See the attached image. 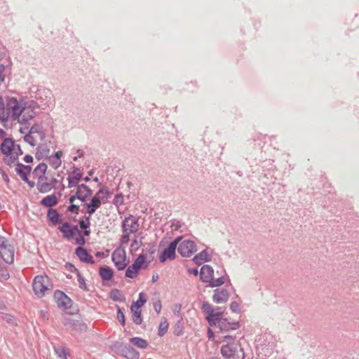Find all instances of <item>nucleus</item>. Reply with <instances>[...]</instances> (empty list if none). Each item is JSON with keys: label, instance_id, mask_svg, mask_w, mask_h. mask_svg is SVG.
Returning <instances> with one entry per match:
<instances>
[{"label": "nucleus", "instance_id": "1", "mask_svg": "<svg viewBox=\"0 0 359 359\" xmlns=\"http://www.w3.org/2000/svg\"><path fill=\"white\" fill-rule=\"evenodd\" d=\"M32 287L34 294L38 297H42L45 295L47 290L52 289V285L49 282V278L47 276H36L32 283Z\"/></svg>", "mask_w": 359, "mask_h": 359}, {"label": "nucleus", "instance_id": "2", "mask_svg": "<svg viewBox=\"0 0 359 359\" xmlns=\"http://www.w3.org/2000/svg\"><path fill=\"white\" fill-rule=\"evenodd\" d=\"M0 256L7 264H13L14 261V248L8 241L0 236Z\"/></svg>", "mask_w": 359, "mask_h": 359}, {"label": "nucleus", "instance_id": "3", "mask_svg": "<svg viewBox=\"0 0 359 359\" xmlns=\"http://www.w3.org/2000/svg\"><path fill=\"white\" fill-rule=\"evenodd\" d=\"M113 348L116 353L127 359H139L140 358L139 352L130 345L116 342L114 344Z\"/></svg>", "mask_w": 359, "mask_h": 359}, {"label": "nucleus", "instance_id": "4", "mask_svg": "<svg viewBox=\"0 0 359 359\" xmlns=\"http://www.w3.org/2000/svg\"><path fill=\"white\" fill-rule=\"evenodd\" d=\"M239 351L242 352L243 350L239 344L235 342H229L221 348V353L226 359L239 358Z\"/></svg>", "mask_w": 359, "mask_h": 359}, {"label": "nucleus", "instance_id": "5", "mask_svg": "<svg viewBox=\"0 0 359 359\" xmlns=\"http://www.w3.org/2000/svg\"><path fill=\"white\" fill-rule=\"evenodd\" d=\"M177 248L180 255L184 257H191L197 250L194 241L189 239L182 240V238L179 242Z\"/></svg>", "mask_w": 359, "mask_h": 359}, {"label": "nucleus", "instance_id": "6", "mask_svg": "<svg viewBox=\"0 0 359 359\" xmlns=\"http://www.w3.org/2000/svg\"><path fill=\"white\" fill-rule=\"evenodd\" d=\"M32 170V168L30 165H26L19 162L15 164V170L17 175L23 182L27 183L31 189L34 188L36 185L34 181H31L28 179V176L30 175Z\"/></svg>", "mask_w": 359, "mask_h": 359}, {"label": "nucleus", "instance_id": "7", "mask_svg": "<svg viewBox=\"0 0 359 359\" xmlns=\"http://www.w3.org/2000/svg\"><path fill=\"white\" fill-rule=\"evenodd\" d=\"M182 237L176 238L171 242L168 247L165 248L159 255V261L162 263L165 262L167 259L172 260L175 258V251L179 242L181 241Z\"/></svg>", "mask_w": 359, "mask_h": 359}, {"label": "nucleus", "instance_id": "8", "mask_svg": "<svg viewBox=\"0 0 359 359\" xmlns=\"http://www.w3.org/2000/svg\"><path fill=\"white\" fill-rule=\"evenodd\" d=\"M26 111V107H20L16 98H9L6 102V112L11 114L13 119H17L20 115H22L23 111Z\"/></svg>", "mask_w": 359, "mask_h": 359}, {"label": "nucleus", "instance_id": "9", "mask_svg": "<svg viewBox=\"0 0 359 359\" xmlns=\"http://www.w3.org/2000/svg\"><path fill=\"white\" fill-rule=\"evenodd\" d=\"M91 190L88 186L83 184L77 187L76 193L70 196L69 202H74L75 199H79L81 202H85L86 199L91 196Z\"/></svg>", "mask_w": 359, "mask_h": 359}, {"label": "nucleus", "instance_id": "10", "mask_svg": "<svg viewBox=\"0 0 359 359\" xmlns=\"http://www.w3.org/2000/svg\"><path fill=\"white\" fill-rule=\"evenodd\" d=\"M145 257L143 255H140L135 260L134 263L128 266L126 271V276L130 278H134L137 276L141 269L142 264L145 262Z\"/></svg>", "mask_w": 359, "mask_h": 359}, {"label": "nucleus", "instance_id": "11", "mask_svg": "<svg viewBox=\"0 0 359 359\" xmlns=\"http://www.w3.org/2000/svg\"><path fill=\"white\" fill-rule=\"evenodd\" d=\"M54 299L57 306L60 309H67L72 307V299L65 292L60 290H56L55 292Z\"/></svg>", "mask_w": 359, "mask_h": 359}, {"label": "nucleus", "instance_id": "12", "mask_svg": "<svg viewBox=\"0 0 359 359\" xmlns=\"http://www.w3.org/2000/svg\"><path fill=\"white\" fill-rule=\"evenodd\" d=\"M139 228V224L136 219L133 217H128L124 219L122 224L123 232L129 233H135Z\"/></svg>", "mask_w": 359, "mask_h": 359}, {"label": "nucleus", "instance_id": "13", "mask_svg": "<svg viewBox=\"0 0 359 359\" xmlns=\"http://www.w3.org/2000/svg\"><path fill=\"white\" fill-rule=\"evenodd\" d=\"M229 297V292L224 288H217L214 290L213 301L217 304L225 303L228 301Z\"/></svg>", "mask_w": 359, "mask_h": 359}, {"label": "nucleus", "instance_id": "14", "mask_svg": "<svg viewBox=\"0 0 359 359\" xmlns=\"http://www.w3.org/2000/svg\"><path fill=\"white\" fill-rule=\"evenodd\" d=\"M214 270L210 265H203L200 270V278L203 283H210L213 278Z\"/></svg>", "mask_w": 359, "mask_h": 359}, {"label": "nucleus", "instance_id": "15", "mask_svg": "<svg viewBox=\"0 0 359 359\" xmlns=\"http://www.w3.org/2000/svg\"><path fill=\"white\" fill-rule=\"evenodd\" d=\"M60 231L63 233L64 237L72 238L76 233H79L77 226H72L68 222H65L59 227Z\"/></svg>", "mask_w": 359, "mask_h": 359}, {"label": "nucleus", "instance_id": "16", "mask_svg": "<svg viewBox=\"0 0 359 359\" xmlns=\"http://www.w3.org/2000/svg\"><path fill=\"white\" fill-rule=\"evenodd\" d=\"M47 165L45 163H39L33 170L32 175L37 181L47 180L48 177L46 176L47 170Z\"/></svg>", "mask_w": 359, "mask_h": 359}, {"label": "nucleus", "instance_id": "17", "mask_svg": "<svg viewBox=\"0 0 359 359\" xmlns=\"http://www.w3.org/2000/svg\"><path fill=\"white\" fill-rule=\"evenodd\" d=\"M111 259L118 271L123 270L126 268L127 263H126L125 257L120 252L114 251L111 255Z\"/></svg>", "mask_w": 359, "mask_h": 359}, {"label": "nucleus", "instance_id": "18", "mask_svg": "<svg viewBox=\"0 0 359 359\" xmlns=\"http://www.w3.org/2000/svg\"><path fill=\"white\" fill-rule=\"evenodd\" d=\"M81 176L80 169L74 165L72 172L68 176V187L69 188L75 187L81 180Z\"/></svg>", "mask_w": 359, "mask_h": 359}, {"label": "nucleus", "instance_id": "19", "mask_svg": "<svg viewBox=\"0 0 359 359\" xmlns=\"http://www.w3.org/2000/svg\"><path fill=\"white\" fill-rule=\"evenodd\" d=\"M111 195L112 192H110L107 187H103L100 189L95 196L91 198L90 202H102L104 200L109 198Z\"/></svg>", "mask_w": 359, "mask_h": 359}, {"label": "nucleus", "instance_id": "20", "mask_svg": "<svg viewBox=\"0 0 359 359\" xmlns=\"http://www.w3.org/2000/svg\"><path fill=\"white\" fill-rule=\"evenodd\" d=\"M75 254L79 258V259L83 262L88 263V264H93L94 263L93 257L88 254V252H87V250L85 248H83L81 246L76 248Z\"/></svg>", "mask_w": 359, "mask_h": 359}, {"label": "nucleus", "instance_id": "21", "mask_svg": "<svg viewBox=\"0 0 359 359\" xmlns=\"http://www.w3.org/2000/svg\"><path fill=\"white\" fill-rule=\"evenodd\" d=\"M15 144L12 138H4L0 145V151L3 154H9L13 151Z\"/></svg>", "mask_w": 359, "mask_h": 359}, {"label": "nucleus", "instance_id": "22", "mask_svg": "<svg viewBox=\"0 0 359 359\" xmlns=\"http://www.w3.org/2000/svg\"><path fill=\"white\" fill-rule=\"evenodd\" d=\"M211 259V255L208 250H204L200 253L196 255L194 257V262L197 265H201L203 262H209Z\"/></svg>", "mask_w": 359, "mask_h": 359}, {"label": "nucleus", "instance_id": "23", "mask_svg": "<svg viewBox=\"0 0 359 359\" xmlns=\"http://www.w3.org/2000/svg\"><path fill=\"white\" fill-rule=\"evenodd\" d=\"M50 154V149L46 144H39L36 148V158L39 161L43 158H48Z\"/></svg>", "mask_w": 359, "mask_h": 359}, {"label": "nucleus", "instance_id": "24", "mask_svg": "<svg viewBox=\"0 0 359 359\" xmlns=\"http://www.w3.org/2000/svg\"><path fill=\"white\" fill-rule=\"evenodd\" d=\"M238 323L233 322L229 323L226 320V319H224L223 320H220L218 325L221 331H229L230 330H235L238 328Z\"/></svg>", "mask_w": 359, "mask_h": 359}, {"label": "nucleus", "instance_id": "25", "mask_svg": "<svg viewBox=\"0 0 359 359\" xmlns=\"http://www.w3.org/2000/svg\"><path fill=\"white\" fill-rule=\"evenodd\" d=\"M222 313L215 312L214 311L207 316V320L210 325H219L220 320H223Z\"/></svg>", "mask_w": 359, "mask_h": 359}, {"label": "nucleus", "instance_id": "26", "mask_svg": "<svg viewBox=\"0 0 359 359\" xmlns=\"http://www.w3.org/2000/svg\"><path fill=\"white\" fill-rule=\"evenodd\" d=\"M37 189L41 193L48 192L53 188L52 183H50L48 179L47 180L37 181Z\"/></svg>", "mask_w": 359, "mask_h": 359}, {"label": "nucleus", "instance_id": "27", "mask_svg": "<svg viewBox=\"0 0 359 359\" xmlns=\"http://www.w3.org/2000/svg\"><path fill=\"white\" fill-rule=\"evenodd\" d=\"M130 310L133 313V321L136 325H140L142 322L140 309L135 308L134 306H131Z\"/></svg>", "mask_w": 359, "mask_h": 359}, {"label": "nucleus", "instance_id": "28", "mask_svg": "<svg viewBox=\"0 0 359 359\" xmlns=\"http://www.w3.org/2000/svg\"><path fill=\"white\" fill-rule=\"evenodd\" d=\"M100 276L104 280H109L113 276V271L109 267H101L99 271Z\"/></svg>", "mask_w": 359, "mask_h": 359}, {"label": "nucleus", "instance_id": "29", "mask_svg": "<svg viewBox=\"0 0 359 359\" xmlns=\"http://www.w3.org/2000/svg\"><path fill=\"white\" fill-rule=\"evenodd\" d=\"M130 342L139 348H146L148 346V342L140 337H133L130 339Z\"/></svg>", "mask_w": 359, "mask_h": 359}, {"label": "nucleus", "instance_id": "30", "mask_svg": "<svg viewBox=\"0 0 359 359\" xmlns=\"http://www.w3.org/2000/svg\"><path fill=\"white\" fill-rule=\"evenodd\" d=\"M5 156L4 157V163L12 167L13 165L15 166V164L18 163V157L17 155L13 154L12 152L9 154H4Z\"/></svg>", "mask_w": 359, "mask_h": 359}, {"label": "nucleus", "instance_id": "31", "mask_svg": "<svg viewBox=\"0 0 359 359\" xmlns=\"http://www.w3.org/2000/svg\"><path fill=\"white\" fill-rule=\"evenodd\" d=\"M9 117V112H6V106L5 107L4 99L0 96V119L6 121Z\"/></svg>", "mask_w": 359, "mask_h": 359}, {"label": "nucleus", "instance_id": "32", "mask_svg": "<svg viewBox=\"0 0 359 359\" xmlns=\"http://www.w3.org/2000/svg\"><path fill=\"white\" fill-rule=\"evenodd\" d=\"M47 216L49 220L53 224H56L59 222V214L57 210L50 208L48 210Z\"/></svg>", "mask_w": 359, "mask_h": 359}, {"label": "nucleus", "instance_id": "33", "mask_svg": "<svg viewBox=\"0 0 359 359\" xmlns=\"http://www.w3.org/2000/svg\"><path fill=\"white\" fill-rule=\"evenodd\" d=\"M36 115V113L33 110L24 111L22 115V123L26 124L27 122L34 118Z\"/></svg>", "mask_w": 359, "mask_h": 359}, {"label": "nucleus", "instance_id": "34", "mask_svg": "<svg viewBox=\"0 0 359 359\" xmlns=\"http://www.w3.org/2000/svg\"><path fill=\"white\" fill-rule=\"evenodd\" d=\"M226 281V276H221L219 278H214L209 283V286L211 287H219L222 285Z\"/></svg>", "mask_w": 359, "mask_h": 359}, {"label": "nucleus", "instance_id": "35", "mask_svg": "<svg viewBox=\"0 0 359 359\" xmlns=\"http://www.w3.org/2000/svg\"><path fill=\"white\" fill-rule=\"evenodd\" d=\"M110 297L114 301L123 302L125 298L123 294L118 290H112L110 293Z\"/></svg>", "mask_w": 359, "mask_h": 359}, {"label": "nucleus", "instance_id": "36", "mask_svg": "<svg viewBox=\"0 0 359 359\" xmlns=\"http://www.w3.org/2000/svg\"><path fill=\"white\" fill-rule=\"evenodd\" d=\"M147 302L145 294L143 292L139 294V298L137 302H133L131 306H134L135 308L140 309Z\"/></svg>", "mask_w": 359, "mask_h": 359}, {"label": "nucleus", "instance_id": "37", "mask_svg": "<svg viewBox=\"0 0 359 359\" xmlns=\"http://www.w3.org/2000/svg\"><path fill=\"white\" fill-rule=\"evenodd\" d=\"M168 323L167 320H165L164 322H161L159 327H158V334L160 337L163 336L168 331Z\"/></svg>", "mask_w": 359, "mask_h": 359}, {"label": "nucleus", "instance_id": "38", "mask_svg": "<svg viewBox=\"0 0 359 359\" xmlns=\"http://www.w3.org/2000/svg\"><path fill=\"white\" fill-rule=\"evenodd\" d=\"M0 318L3 320L6 321L10 325H15V319L13 318V316L7 313H1L0 314Z\"/></svg>", "mask_w": 359, "mask_h": 359}, {"label": "nucleus", "instance_id": "39", "mask_svg": "<svg viewBox=\"0 0 359 359\" xmlns=\"http://www.w3.org/2000/svg\"><path fill=\"white\" fill-rule=\"evenodd\" d=\"M10 275L7 269L0 265V280L4 281L9 278Z\"/></svg>", "mask_w": 359, "mask_h": 359}, {"label": "nucleus", "instance_id": "40", "mask_svg": "<svg viewBox=\"0 0 359 359\" xmlns=\"http://www.w3.org/2000/svg\"><path fill=\"white\" fill-rule=\"evenodd\" d=\"M49 163L50 165L55 169H57L61 165L62 161L61 160H56L52 156H48Z\"/></svg>", "mask_w": 359, "mask_h": 359}, {"label": "nucleus", "instance_id": "41", "mask_svg": "<svg viewBox=\"0 0 359 359\" xmlns=\"http://www.w3.org/2000/svg\"><path fill=\"white\" fill-rule=\"evenodd\" d=\"M24 140L26 142H27L28 144H29L32 147H34L36 145L35 138L34 137V136L32 134H30L29 133L25 135Z\"/></svg>", "mask_w": 359, "mask_h": 359}, {"label": "nucleus", "instance_id": "42", "mask_svg": "<svg viewBox=\"0 0 359 359\" xmlns=\"http://www.w3.org/2000/svg\"><path fill=\"white\" fill-rule=\"evenodd\" d=\"M117 319L121 323L122 325H125L126 319L123 312L121 311V309L118 306L117 307Z\"/></svg>", "mask_w": 359, "mask_h": 359}, {"label": "nucleus", "instance_id": "43", "mask_svg": "<svg viewBox=\"0 0 359 359\" xmlns=\"http://www.w3.org/2000/svg\"><path fill=\"white\" fill-rule=\"evenodd\" d=\"M90 216L86 217L84 219L79 222V226L82 229H86L90 226Z\"/></svg>", "mask_w": 359, "mask_h": 359}, {"label": "nucleus", "instance_id": "44", "mask_svg": "<svg viewBox=\"0 0 359 359\" xmlns=\"http://www.w3.org/2000/svg\"><path fill=\"white\" fill-rule=\"evenodd\" d=\"M174 333L176 335H180L182 334V322L181 319L177 321V323H176V325H175V327L174 330Z\"/></svg>", "mask_w": 359, "mask_h": 359}, {"label": "nucleus", "instance_id": "45", "mask_svg": "<svg viewBox=\"0 0 359 359\" xmlns=\"http://www.w3.org/2000/svg\"><path fill=\"white\" fill-rule=\"evenodd\" d=\"M101 203H89L88 205V212L92 215L100 207Z\"/></svg>", "mask_w": 359, "mask_h": 359}, {"label": "nucleus", "instance_id": "46", "mask_svg": "<svg viewBox=\"0 0 359 359\" xmlns=\"http://www.w3.org/2000/svg\"><path fill=\"white\" fill-rule=\"evenodd\" d=\"M27 105L25 106V107H26V111H28V110L34 111L35 109L39 107V104H37V102L34 100L29 102L28 103H27Z\"/></svg>", "mask_w": 359, "mask_h": 359}, {"label": "nucleus", "instance_id": "47", "mask_svg": "<svg viewBox=\"0 0 359 359\" xmlns=\"http://www.w3.org/2000/svg\"><path fill=\"white\" fill-rule=\"evenodd\" d=\"M55 351L60 358L62 359H66L67 353L66 350L64 348H57L55 349Z\"/></svg>", "mask_w": 359, "mask_h": 359}, {"label": "nucleus", "instance_id": "48", "mask_svg": "<svg viewBox=\"0 0 359 359\" xmlns=\"http://www.w3.org/2000/svg\"><path fill=\"white\" fill-rule=\"evenodd\" d=\"M40 202H57V198L55 194L48 195L43 198Z\"/></svg>", "mask_w": 359, "mask_h": 359}, {"label": "nucleus", "instance_id": "49", "mask_svg": "<svg viewBox=\"0 0 359 359\" xmlns=\"http://www.w3.org/2000/svg\"><path fill=\"white\" fill-rule=\"evenodd\" d=\"M41 130V126L39 124H34L31 127V128L29 131V133H30L32 135L34 133H39Z\"/></svg>", "mask_w": 359, "mask_h": 359}, {"label": "nucleus", "instance_id": "50", "mask_svg": "<svg viewBox=\"0 0 359 359\" xmlns=\"http://www.w3.org/2000/svg\"><path fill=\"white\" fill-rule=\"evenodd\" d=\"M203 310L208 314V316H209V313H211L214 311L212 306L208 303H205L203 304Z\"/></svg>", "mask_w": 359, "mask_h": 359}, {"label": "nucleus", "instance_id": "51", "mask_svg": "<svg viewBox=\"0 0 359 359\" xmlns=\"http://www.w3.org/2000/svg\"><path fill=\"white\" fill-rule=\"evenodd\" d=\"M230 309L234 313H238L240 311V305L236 302H233L230 304Z\"/></svg>", "mask_w": 359, "mask_h": 359}, {"label": "nucleus", "instance_id": "52", "mask_svg": "<svg viewBox=\"0 0 359 359\" xmlns=\"http://www.w3.org/2000/svg\"><path fill=\"white\" fill-rule=\"evenodd\" d=\"M13 154L17 155L18 157L19 156L22 155L23 151L21 149V147L19 144H15L14 149H13Z\"/></svg>", "mask_w": 359, "mask_h": 359}, {"label": "nucleus", "instance_id": "53", "mask_svg": "<svg viewBox=\"0 0 359 359\" xmlns=\"http://www.w3.org/2000/svg\"><path fill=\"white\" fill-rule=\"evenodd\" d=\"M78 281L79 283V287L83 290H87L86 284L85 282V279L81 276L79 275Z\"/></svg>", "mask_w": 359, "mask_h": 359}, {"label": "nucleus", "instance_id": "54", "mask_svg": "<svg viewBox=\"0 0 359 359\" xmlns=\"http://www.w3.org/2000/svg\"><path fill=\"white\" fill-rule=\"evenodd\" d=\"M123 234L121 237V241L122 243H127L129 241L130 234L128 232H123Z\"/></svg>", "mask_w": 359, "mask_h": 359}, {"label": "nucleus", "instance_id": "55", "mask_svg": "<svg viewBox=\"0 0 359 359\" xmlns=\"http://www.w3.org/2000/svg\"><path fill=\"white\" fill-rule=\"evenodd\" d=\"M79 236L76 238V243L79 245H84L85 244V238L81 235L80 232L79 233Z\"/></svg>", "mask_w": 359, "mask_h": 359}, {"label": "nucleus", "instance_id": "56", "mask_svg": "<svg viewBox=\"0 0 359 359\" xmlns=\"http://www.w3.org/2000/svg\"><path fill=\"white\" fill-rule=\"evenodd\" d=\"M123 196L122 194H117L115 196L114 201L113 202H123Z\"/></svg>", "mask_w": 359, "mask_h": 359}, {"label": "nucleus", "instance_id": "57", "mask_svg": "<svg viewBox=\"0 0 359 359\" xmlns=\"http://www.w3.org/2000/svg\"><path fill=\"white\" fill-rule=\"evenodd\" d=\"M130 248H131V250H136L138 249L139 248V243L137 242V240H134L132 243H131V245H130Z\"/></svg>", "mask_w": 359, "mask_h": 359}, {"label": "nucleus", "instance_id": "58", "mask_svg": "<svg viewBox=\"0 0 359 359\" xmlns=\"http://www.w3.org/2000/svg\"><path fill=\"white\" fill-rule=\"evenodd\" d=\"M5 69L4 65H0V84L4 81V76L2 75L3 72Z\"/></svg>", "mask_w": 359, "mask_h": 359}, {"label": "nucleus", "instance_id": "59", "mask_svg": "<svg viewBox=\"0 0 359 359\" xmlns=\"http://www.w3.org/2000/svg\"><path fill=\"white\" fill-rule=\"evenodd\" d=\"M180 310H181V305H180V304H175V307H174V309H173V313H174L175 315L179 316V315H180Z\"/></svg>", "mask_w": 359, "mask_h": 359}, {"label": "nucleus", "instance_id": "60", "mask_svg": "<svg viewBox=\"0 0 359 359\" xmlns=\"http://www.w3.org/2000/svg\"><path fill=\"white\" fill-rule=\"evenodd\" d=\"M23 160L25 162H26L27 163H30L33 162V157L29 154H27L24 157Z\"/></svg>", "mask_w": 359, "mask_h": 359}, {"label": "nucleus", "instance_id": "61", "mask_svg": "<svg viewBox=\"0 0 359 359\" xmlns=\"http://www.w3.org/2000/svg\"><path fill=\"white\" fill-rule=\"evenodd\" d=\"M68 210L70 212H77L79 210V206L72 203L69 208Z\"/></svg>", "mask_w": 359, "mask_h": 359}, {"label": "nucleus", "instance_id": "62", "mask_svg": "<svg viewBox=\"0 0 359 359\" xmlns=\"http://www.w3.org/2000/svg\"><path fill=\"white\" fill-rule=\"evenodd\" d=\"M62 155V152L61 151H57L54 156H52L53 157H54L55 159L56 160H61L60 158Z\"/></svg>", "mask_w": 359, "mask_h": 359}, {"label": "nucleus", "instance_id": "63", "mask_svg": "<svg viewBox=\"0 0 359 359\" xmlns=\"http://www.w3.org/2000/svg\"><path fill=\"white\" fill-rule=\"evenodd\" d=\"M233 340L234 337L233 336L226 335L224 337V341H228V343L231 341L233 342Z\"/></svg>", "mask_w": 359, "mask_h": 359}, {"label": "nucleus", "instance_id": "64", "mask_svg": "<svg viewBox=\"0 0 359 359\" xmlns=\"http://www.w3.org/2000/svg\"><path fill=\"white\" fill-rule=\"evenodd\" d=\"M154 307L155 311H156L158 313H160V311H161V304H160V303H156V304H154Z\"/></svg>", "mask_w": 359, "mask_h": 359}]
</instances>
